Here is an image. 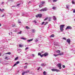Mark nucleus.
Wrapping results in <instances>:
<instances>
[{
    "label": "nucleus",
    "mask_w": 75,
    "mask_h": 75,
    "mask_svg": "<svg viewBox=\"0 0 75 75\" xmlns=\"http://www.w3.org/2000/svg\"><path fill=\"white\" fill-rule=\"evenodd\" d=\"M65 26V25H60V30L62 32L64 31V27Z\"/></svg>",
    "instance_id": "1"
},
{
    "label": "nucleus",
    "mask_w": 75,
    "mask_h": 75,
    "mask_svg": "<svg viewBox=\"0 0 75 75\" xmlns=\"http://www.w3.org/2000/svg\"><path fill=\"white\" fill-rule=\"evenodd\" d=\"M47 10L48 9L47 8H45L40 10V11H47Z\"/></svg>",
    "instance_id": "2"
},
{
    "label": "nucleus",
    "mask_w": 75,
    "mask_h": 75,
    "mask_svg": "<svg viewBox=\"0 0 75 75\" xmlns=\"http://www.w3.org/2000/svg\"><path fill=\"white\" fill-rule=\"evenodd\" d=\"M51 70L52 71H53V72L56 71L57 72H60V70H59L56 69H51Z\"/></svg>",
    "instance_id": "3"
},
{
    "label": "nucleus",
    "mask_w": 75,
    "mask_h": 75,
    "mask_svg": "<svg viewBox=\"0 0 75 75\" xmlns=\"http://www.w3.org/2000/svg\"><path fill=\"white\" fill-rule=\"evenodd\" d=\"M57 65L59 69H61V68H62V67H61V64L58 63L57 64Z\"/></svg>",
    "instance_id": "4"
},
{
    "label": "nucleus",
    "mask_w": 75,
    "mask_h": 75,
    "mask_svg": "<svg viewBox=\"0 0 75 75\" xmlns=\"http://www.w3.org/2000/svg\"><path fill=\"white\" fill-rule=\"evenodd\" d=\"M71 29L72 27L70 26H68L67 27L65 30H71Z\"/></svg>",
    "instance_id": "5"
},
{
    "label": "nucleus",
    "mask_w": 75,
    "mask_h": 75,
    "mask_svg": "<svg viewBox=\"0 0 75 75\" xmlns=\"http://www.w3.org/2000/svg\"><path fill=\"white\" fill-rule=\"evenodd\" d=\"M30 72V71L28 70L26 71H24L22 73V75H24L25 74H27V73H28Z\"/></svg>",
    "instance_id": "6"
},
{
    "label": "nucleus",
    "mask_w": 75,
    "mask_h": 75,
    "mask_svg": "<svg viewBox=\"0 0 75 75\" xmlns=\"http://www.w3.org/2000/svg\"><path fill=\"white\" fill-rule=\"evenodd\" d=\"M68 43L69 45H70V43L71 42V40L69 39H68L66 41Z\"/></svg>",
    "instance_id": "7"
},
{
    "label": "nucleus",
    "mask_w": 75,
    "mask_h": 75,
    "mask_svg": "<svg viewBox=\"0 0 75 75\" xmlns=\"http://www.w3.org/2000/svg\"><path fill=\"white\" fill-rule=\"evenodd\" d=\"M43 55H44V57H45L48 56V53L47 52H45V54H43Z\"/></svg>",
    "instance_id": "8"
},
{
    "label": "nucleus",
    "mask_w": 75,
    "mask_h": 75,
    "mask_svg": "<svg viewBox=\"0 0 75 75\" xmlns=\"http://www.w3.org/2000/svg\"><path fill=\"white\" fill-rule=\"evenodd\" d=\"M33 40V39L30 40H27V42H31V41H32Z\"/></svg>",
    "instance_id": "9"
},
{
    "label": "nucleus",
    "mask_w": 75,
    "mask_h": 75,
    "mask_svg": "<svg viewBox=\"0 0 75 75\" xmlns=\"http://www.w3.org/2000/svg\"><path fill=\"white\" fill-rule=\"evenodd\" d=\"M32 32L33 33H35V29L32 30Z\"/></svg>",
    "instance_id": "10"
},
{
    "label": "nucleus",
    "mask_w": 75,
    "mask_h": 75,
    "mask_svg": "<svg viewBox=\"0 0 75 75\" xmlns=\"http://www.w3.org/2000/svg\"><path fill=\"white\" fill-rule=\"evenodd\" d=\"M64 53L62 52L58 54V55H63Z\"/></svg>",
    "instance_id": "11"
},
{
    "label": "nucleus",
    "mask_w": 75,
    "mask_h": 75,
    "mask_svg": "<svg viewBox=\"0 0 75 75\" xmlns=\"http://www.w3.org/2000/svg\"><path fill=\"white\" fill-rule=\"evenodd\" d=\"M53 17V19H54V21H55V20H57V18H56V17H55V16H54Z\"/></svg>",
    "instance_id": "12"
},
{
    "label": "nucleus",
    "mask_w": 75,
    "mask_h": 75,
    "mask_svg": "<svg viewBox=\"0 0 75 75\" xmlns=\"http://www.w3.org/2000/svg\"><path fill=\"white\" fill-rule=\"evenodd\" d=\"M48 19L49 21H50L51 19V17H50L49 18H48Z\"/></svg>",
    "instance_id": "13"
},
{
    "label": "nucleus",
    "mask_w": 75,
    "mask_h": 75,
    "mask_svg": "<svg viewBox=\"0 0 75 75\" xmlns=\"http://www.w3.org/2000/svg\"><path fill=\"white\" fill-rule=\"evenodd\" d=\"M39 17H40V18H41V16H42V15L41 14H38Z\"/></svg>",
    "instance_id": "14"
},
{
    "label": "nucleus",
    "mask_w": 75,
    "mask_h": 75,
    "mask_svg": "<svg viewBox=\"0 0 75 75\" xmlns=\"http://www.w3.org/2000/svg\"><path fill=\"white\" fill-rule=\"evenodd\" d=\"M60 52V50H59L56 51V52H57V53H59Z\"/></svg>",
    "instance_id": "15"
},
{
    "label": "nucleus",
    "mask_w": 75,
    "mask_h": 75,
    "mask_svg": "<svg viewBox=\"0 0 75 75\" xmlns=\"http://www.w3.org/2000/svg\"><path fill=\"white\" fill-rule=\"evenodd\" d=\"M5 59H9V58H8V57H5Z\"/></svg>",
    "instance_id": "16"
},
{
    "label": "nucleus",
    "mask_w": 75,
    "mask_h": 75,
    "mask_svg": "<svg viewBox=\"0 0 75 75\" xmlns=\"http://www.w3.org/2000/svg\"><path fill=\"white\" fill-rule=\"evenodd\" d=\"M54 37V35L53 34L51 35L50 36V37L51 38V37Z\"/></svg>",
    "instance_id": "17"
},
{
    "label": "nucleus",
    "mask_w": 75,
    "mask_h": 75,
    "mask_svg": "<svg viewBox=\"0 0 75 75\" xmlns=\"http://www.w3.org/2000/svg\"><path fill=\"white\" fill-rule=\"evenodd\" d=\"M5 54H8L9 55H10V54H11V52H8V53H5Z\"/></svg>",
    "instance_id": "18"
},
{
    "label": "nucleus",
    "mask_w": 75,
    "mask_h": 75,
    "mask_svg": "<svg viewBox=\"0 0 75 75\" xmlns=\"http://www.w3.org/2000/svg\"><path fill=\"white\" fill-rule=\"evenodd\" d=\"M4 11V9H1L0 11H1V12H3Z\"/></svg>",
    "instance_id": "19"
},
{
    "label": "nucleus",
    "mask_w": 75,
    "mask_h": 75,
    "mask_svg": "<svg viewBox=\"0 0 75 75\" xmlns=\"http://www.w3.org/2000/svg\"><path fill=\"white\" fill-rule=\"evenodd\" d=\"M21 38V39H22V40H27V39L24 38Z\"/></svg>",
    "instance_id": "20"
},
{
    "label": "nucleus",
    "mask_w": 75,
    "mask_h": 75,
    "mask_svg": "<svg viewBox=\"0 0 75 75\" xmlns=\"http://www.w3.org/2000/svg\"><path fill=\"white\" fill-rule=\"evenodd\" d=\"M21 33H22V31H21L18 32V33L19 34H21Z\"/></svg>",
    "instance_id": "21"
},
{
    "label": "nucleus",
    "mask_w": 75,
    "mask_h": 75,
    "mask_svg": "<svg viewBox=\"0 0 75 75\" xmlns=\"http://www.w3.org/2000/svg\"><path fill=\"white\" fill-rule=\"evenodd\" d=\"M54 56V57H57V56H58V54H53Z\"/></svg>",
    "instance_id": "22"
},
{
    "label": "nucleus",
    "mask_w": 75,
    "mask_h": 75,
    "mask_svg": "<svg viewBox=\"0 0 75 75\" xmlns=\"http://www.w3.org/2000/svg\"><path fill=\"white\" fill-rule=\"evenodd\" d=\"M12 26L13 27H15L16 26V24H13V25H12Z\"/></svg>",
    "instance_id": "23"
},
{
    "label": "nucleus",
    "mask_w": 75,
    "mask_h": 75,
    "mask_svg": "<svg viewBox=\"0 0 75 75\" xmlns=\"http://www.w3.org/2000/svg\"><path fill=\"white\" fill-rule=\"evenodd\" d=\"M18 57H16V58L15 59V61H17V59H18Z\"/></svg>",
    "instance_id": "24"
},
{
    "label": "nucleus",
    "mask_w": 75,
    "mask_h": 75,
    "mask_svg": "<svg viewBox=\"0 0 75 75\" xmlns=\"http://www.w3.org/2000/svg\"><path fill=\"white\" fill-rule=\"evenodd\" d=\"M43 75H46V72H45V71H44L43 72Z\"/></svg>",
    "instance_id": "25"
},
{
    "label": "nucleus",
    "mask_w": 75,
    "mask_h": 75,
    "mask_svg": "<svg viewBox=\"0 0 75 75\" xmlns=\"http://www.w3.org/2000/svg\"><path fill=\"white\" fill-rule=\"evenodd\" d=\"M41 66H42V67H44L45 66V64H41Z\"/></svg>",
    "instance_id": "26"
},
{
    "label": "nucleus",
    "mask_w": 75,
    "mask_h": 75,
    "mask_svg": "<svg viewBox=\"0 0 75 75\" xmlns=\"http://www.w3.org/2000/svg\"><path fill=\"white\" fill-rule=\"evenodd\" d=\"M66 6L67 8L68 9H69V5H67Z\"/></svg>",
    "instance_id": "27"
},
{
    "label": "nucleus",
    "mask_w": 75,
    "mask_h": 75,
    "mask_svg": "<svg viewBox=\"0 0 75 75\" xmlns=\"http://www.w3.org/2000/svg\"><path fill=\"white\" fill-rule=\"evenodd\" d=\"M26 28H27V29H30V28H29L28 26H26Z\"/></svg>",
    "instance_id": "28"
},
{
    "label": "nucleus",
    "mask_w": 75,
    "mask_h": 75,
    "mask_svg": "<svg viewBox=\"0 0 75 75\" xmlns=\"http://www.w3.org/2000/svg\"><path fill=\"white\" fill-rule=\"evenodd\" d=\"M19 45V47H21V48H22V47H23V45Z\"/></svg>",
    "instance_id": "29"
},
{
    "label": "nucleus",
    "mask_w": 75,
    "mask_h": 75,
    "mask_svg": "<svg viewBox=\"0 0 75 75\" xmlns=\"http://www.w3.org/2000/svg\"><path fill=\"white\" fill-rule=\"evenodd\" d=\"M62 39L63 40H67V38H63Z\"/></svg>",
    "instance_id": "30"
},
{
    "label": "nucleus",
    "mask_w": 75,
    "mask_h": 75,
    "mask_svg": "<svg viewBox=\"0 0 75 75\" xmlns=\"http://www.w3.org/2000/svg\"><path fill=\"white\" fill-rule=\"evenodd\" d=\"M32 57H35V54H32Z\"/></svg>",
    "instance_id": "31"
},
{
    "label": "nucleus",
    "mask_w": 75,
    "mask_h": 75,
    "mask_svg": "<svg viewBox=\"0 0 75 75\" xmlns=\"http://www.w3.org/2000/svg\"><path fill=\"white\" fill-rule=\"evenodd\" d=\"M56 8V7H52V9L53 10H55V9Z\"/></svg>",
    "instance_id": "32"
},
{
    "label": "nucleus",
    "mask_w": 75,
    "mask_h": 75,
    "mask_svg": "<svg viewBox=\"0 0 75 75\" xmlns=\"http://www.w3.org/2000/svg\"><path fill=\"white\" fill-rule=\"evenodd\" d=\"M58 0H53V2H56V1H57Z\"/></svg>",
    "instance_id": "33"
},
{
    "label": "nucleus",
    "mask_w": 75,
    "mask_h": 75,
    "mask_svg": "<svg viewBox=\"0 0 75 75\" xmlns=\"http://www.w3.org/2000/svg\"><path fill=\"white\" fill-rule=\"evenodd\" d=\"M19 63H20V62L18 61L16 62V64H19Z\"/></svg>",
    "instance_id": "34"
},
{
    "label": "nucleus",
    "mask_w": 75,
    "mask_h": 75,
    "mask_svg": "<svg viewBox=\"0 0 75 75\" xmlns=\"http://www.w3.org/2000/svg\"><path fill=\"white\" fill-rule=\"evenodd\" d=\"M45 3V1H43L42 2H41V4H44Z\"/></svg>",
    "instance_id": "35"
},
{
    "label": "nucleus",
    "mask_w": 75,
    "mask_h": 75,
    "mask_svg": "<svg viewBox=\"0 0 75 75\" xmlns=\"http://www.w3.org/2000/svg\"><path fill=\"white\" fill-rule=\"evenodd\" d=\"M48 22H46L44 24L45 25H46V24H48Z\"/></svg>",
    "instance_id": "36"
},
{
    "label": "nucleus",
    "mask_w": 75,
    "mask_h": 75,
    "mask_svg": "<svg viewBox=\"0 0 75 75\" xmlns=\"http://www.w3.org/2000/svg\"><path fill=\"white\" fill-rule=\"evenodd\" d=\"M40 56L41 57H43V56H44V54H42V55H41Z\"/></svg>",
    "instance_id": "37"
},
{
    "label": "nucleus",
    "mask_w": 75,
    "mask_h": 75,
    "mask_svg": "<svg viewBox=\"0 0 75 75\" xmlns=\"http://www.w3.org/2000/svg\"><path fill=\"white\" fill-rule=\"evenodd\" d=\"M72 4H74V3H75V2H74V1H72Z\"/></svg>",
    "instance_id": "38"
},
{
    "label": "nucleus",
    "mask_w": 75,
    "mask_h": 75,
    "mask_svg": "<svg viewBox=\"0 0 75 75\" xmlns=\"http://www.w3.org/2000/svg\"><path fill=\"white\" fill-rule=\"evenodd\" d=\"M62 67L63 68H65V66L64 65H63L62 66Z\"/></svg>",
    "instance_id": "39"
},
{
    "label": "nucleus",
    "mask_w": 75,
    "mask_h": 75,
    "mask_svg": "<svg viewBox=\"0 0 75 75\" xmlns=\"http://www.w3.org/2000/svg\"><path fill=\"white\" fill-rule=\"evenodd\" d=\"M36 17L37 18H38V17H39L38 16V14L36 16Z\"/></svg>",
    "instance_id": "40"
},
{
    "label": "nucleus",
    "mask_w": 75,
    "mask_h": 75,
    "mask_svg": "<svg viewBox=\"0 0 75 75\" xmlns=\"http://www.w3.org/2000/svg\"><path fill=\"white\" fill-rule=\"evenodd\" d=\"M29 49V47H26L25 49V50H28Z\"/></svg>",
    "instance_id": "41"
},
{
    "label": "nucleus",
    "mask_w": 75,
    "mask_h": 75,
    "mask_svg": "<svg viewBox=\"0 0 75 75\" xmlns=\"http://www.w3.org/2000/svg\"><path fill=\"white\" fill-rule=\"evenodd\" d=\"M38 55H40H40H41V53H40V52L39 53H38Z\"/></svg>",
    "instance_id": "42"
},
{
    "label": "nucleus",
    "mask_w": 75,
    "mask_h": 75,
    "mask_svg": "<svg viewBox=\"0 0 75 75\" xmlns=\"http://www.w3.org/2000/svg\"><path fill=\"white\" fill-rule=\"evenodd\" d=\"M35 42H37V41H38V40L37 39H35Z\"/></svg>",
    "instance_id": "43"
},
{
    "label": "nucleus",
    "mask_w": 75,
    "mask_h": 75,
    "mask_svg": "<svg viewBox=\"0 0 75 75\" xmlns=\"http://www.w3.org/2000/svg\"><path fill=\"white\" fill-rule=\"evenodd\" d=\"M48 20V18H45L44 20V21H45L46 20Z\"/></svg>",
    "instance_id": "44"
},
{
    "label": "nucleus",
    "mask_w": 75,
    "mask_h": 75,
    "mask_svg": "<svg viewBox=\"0 0 75 75\" xmlns=\"http://www.w3.org/2000/svg\"><path fill=\"white\" fill-rule=\"evenodd\" d=\"M17 65V64L16 63H15L14 64V65H13V67H15V66H16Z\"/></svg>",
    "instance_id": "45"
},
{
    "label": "nucleus",
    "mask_w": 75,
    "mask_h": 75,
    "mask_svg": "<svg viewBox=\"0 0 75 75\" xmlns=\"http://www.w3.org/2000/svg\"><path fill=\"white\" fill-rule=\"evenodd\" d=\"M27 66H26L24 67V68L26 69V68H27Z\"/></svg>",
    "instance_id": "46"
},
{
    "label": "nucleus",
    "mask_w": 75,
    "mask_h": 75,
    "mask_svg": "<svg viewBox=\"0 0 75 75\" xmlns=\"http://www.w3.org/2000/svg\"><path fill=\"white\" fill-rule=\"evenodd\" d=\"M39 7H40V8H41V7H42V5H40L39 6Z\"/></svg>",
    "instance_id": "47"
},
{
    "label": "nucleus",
    "mask_w": 75,
    "mask_h": 75,
    "mask_svg": "<svg viewBox=\"0 0 75 75\" xmlns=\"http://www.w3.org/2000/svg\"><path fill=\"white\" fill-rule=\"evenodd\" d=\"M33 23H36L37 22H36V21L35 20H34L33 21Z\"/></svg>",
    "instance_id": "48"
},
{
    "label": "nucleus",
    "mask_w": 75,
    "mask_h": 75,
    "mask_svg": "<svg viewBox=\"0 0 75 75\" xmlns=\"http://www.w3.org/2000/svg\"><path fill=\"white\" fill-rule=\"evenodd\" d=\"M20 4H17V6H20Z\"/></svg>",
    "instance_id": "49"
},
{
    "label": "nucleus",
    "mask_w": 75,
    "mask_h": 75,
    "mask_svg": "<svg viewBox=\"0 0 75 75\" xmlns=\"http://www.w3.org/2000/svg\"><path fill=\"white\" fill-rule=\"evenodd\" d=\"M18 23H19L20 24H21V22L20 21H18Z\"/></svg>",
    "instance_id": "50"
},
{
    "label": "nucleus",
    "mask_w": 75,
    "mask_h": 75,
    "mask_svg": "<svg viewBox=\"0 0 75 75\" xmlns=\"http://www.w3.org/2000/svg\"><path fill=\"white\" fill-rule=\"evenodd\" d=\"M51 0H48V2H51Z\"/></svg>",
    "instance_id": "51"
},
{
    "label": "nucleus",
    "mask_w": 75,
    "mask_h": 75,
    "mask_svg": "<svg viewBox=\"0 0 75 75\" xmlns=\"http://www.w3.org/2000/svg\"><path fill=\"white\" fill-rule=\"evenodd\" d=\"M44 22H43L42 23V25H43L44 24Z\"/></svg>",
    "instance_id": "52"
},
{
    "label": "nucleus",
    "mask_w": 75,
    "mask_h": 75,
    "mask_svg": "<svg viewBox=\"0 0 75 75\" xmlns=\"http://www.w3.org/2000/svg\"><path fill=\"white\" fill-rule=\"evenodd\" d=\"M23 15H24V13H22V15L23 16Z\"/></svg>",
    "instance_id": "53"
},
{
    "label": "nucleus",
    "mask_w": 75,
    "mask_h": 75,
    "mask_svg": "<svg viewBox=\"0 0 75 75\" xmlns=\"http://www.w3.org/2000/svg\"><path fill=\"white\" fill-rule=\"evenodd\" d=\"M73 13H75V10H74L73 11Z\"/></svg>",
    "instance_id": "54"
},
{
    "label": "nucleus",
    "mask_w": 75,
    "mask_h": 75,
    "mask_svg": "<svg viewBox=\"0 0 75 75\" xmlns=\"http://www.w3.org/2000/svg\"><path fill=\"white\" fill-rule=\"evenodd\" d=\"M4 15H3L2 16V17H4Z\"/></svg>",
    "instance_id": "55"
},
{
    "label": "nucleus",
    "mask_w": 75,
    "mask_h": 75,
    "mask_svg": "<svg viewBox=\"0 0 75 75\" xmlns=\"http://www.w3.org/2000/svg\"><path fill=\"white\" fill-rule=\"evenodd\" d=\"M15 6H14V5H13V6H12V7H15Z\"/></svg>",
    "instance_id": "56"
},
{
    "label": "nucleus",
    "mask_w": 75,
    "mask_h": 75,
    "mask_svg": "<svg viewBox=\"0 0 75 75\" xmlns=\"http://www.w3.org/2000/svg\"><path fill=\"white\" fill-rule=\"evenodd\" d=\"M54 45H55L56 46H57V44H55Z\"/></svg>",
    "instance_id": "57"
},
{
    "label": "nucleus",
    "mask_w": 75,
    "mask_h": 75,
    "mask_svg": "<svg viewBox=\"0 0 75 75\" xmlns=\"http://www.w3.org/2000/svg\"><path fill=\"white\" fill-rule=\"evenodd\" d=\"M13 33H12V32H11V35H12V34Z\"/></svg>",
    "instance_id": "58"
},
{
    "label": "nucleus",
    "mask_w": 75,
    "mask_h": 75,
    "mask_svg": "<svg viewBox=\"0 0 75 75\" xmlns=\"http://www.w3.org/2000/svg\"><path fill=\"white\" fill-rule=\"evenodd\" d=\"M28 64V63H25V65H26V64Z\"/></svg>",
    "instance_id": "59"
},
{
    "label": "nucleus",
    "mask_w": 75,
    "mask_h": 75,
    "mask_svg": "<svg viewBox=\"0 0 75 75\" xmlns=\"http://www.w3.org/2000/svg\"><path fill=\"white\" fill-rule=\"evenodd\" d=\"M1 4H4V2H2Z\"/></svg>",
    "instance_id": "60"
},
{
    "label": "nucleus",
    "mask_w": 75,
    "mask_h": 75,
    "mask_svg": "<svg viewBox=\"0 0 75 75\" xmlns=\"http://www.w3.org/2000/svg\"><path fill=\"white\" fill-rule=\"evenodd\" d=\"M40 67H39V68L38 69V70H39L40 69Z\"/></svg>",
    "instance_id": "61"
},
{
    "label": "nucleus",
    "mask_w": 75,
    "mask_h": 75,
    "mask_svg": "<svg viewBox=\"0 0 75 75\" xmlns=\"http://www.w3.org/2000/svg\"><path fill=\"white\" fill-rule=\"evenodd\" d=\"M43 52H44V51L42 52V53H43Z\"/></svg>",
    "instance_id": "62"
},
{
    "label": "nucleus",
    "mask_w": 75,
    "mask_h": 75,
    "mask_svg": "<svg viewBox=\"0 0 75 75\" xmlns=\"http://www.w3.org/2000/svg\"><path fill=\"white\" fill-rule=\"evenodd\" d=\"M0 26H1V24L0 23Z\"/></svg>",
    "instance_id": "63"
},
{
    "label": "nucleus",
    "mask_w": 75,
    "mask_h": 75,
    "mask_svg": "<svg viewBox=\"0 0 75 75\" xmlns=\"http://www.w3.org/2000/svg\"><path fill=\"white\" fill-rule=\"evenodd\" d=\"M8 34H9V35H11L10 34V33H9Z\"/></svg>",
    "instance_id": "64"
}]
</instances>
